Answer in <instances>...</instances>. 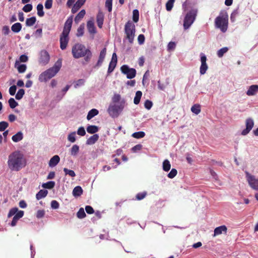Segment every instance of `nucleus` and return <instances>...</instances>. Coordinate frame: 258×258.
I'll list each match as a JSON object with an SVG mask.
<instances>
[{
  "label": "nucleus",
  "instance_id": "1",
  "mask_svg": "<svg viewBox=\"0 0 258 258\" xmlns=\"http://www.w3.org/2000/svg\"><path fill=\"white\" fill-rule=\"evenodd\" d=\"M8 164L11 170L18 171L26 166V161L22 153L15 151L9 156Z\"/></svg>",
  "mask_w": 258,
  "mask_h": 258
},
{
  "label": "nucleus",
  "instance_id": "2",
  "mask_svg": "<svg viewBox=\"0 0 258 258\" xmlns=\"http://www.w3.org/2000/svg\"><path fill=\"white\" fill-rule=\"evenodd\" d=\"M72 53L75 58L84 57L86 62H89L92 56L91 50L86 48L84 45L80 43H76L73 46Z\"/></svg>",
  "mask_w": 258,
  "mask_h": 258
},
{
  "label": "nucleus",
  "instance_id": "3",
  "mask_svg": "<svg viewBox=\"0 0 258 258\" xmlns=\"http://www.w3.org/2000/svg\"><path fill=\"white\" fill-rule=\"evenodd\" d=\"M62 65V60L58 59L53 66L42 73L39 77L40 82H46L54 77L60 70Z\"/></svg>",
  "mask_w": 258,
  "mask_h": 258
},
{
  "label": "nucleus",
  "instance_id": "4",
  "mask_svg": "<svg viewBox=\"0 0 258 258\" xmlns=\"http://www.w3.org/2000/svg\"><path fill=\"white\" fill-rule=\"evenodd\" d=\"M73 23L72 17L68 18L66 21L63 29V31L60 36V48L62 50H64L68 45L69 38V34L71 31Z\"/></svg>",
  "mask_w": 258,
  "mask_h": 258
},
{
  "label": "nucleus",
  "instance_id": "5",
  "mask_svg": "<svg viewBox=\"0 0 258 258\" xmlns=\"http://www.w3.org/2000/svg\"><path fill=\"white\" fill-rule=\"evenodd\" d=\"M125 39L128 42L132 44L134 40L136 33V27L135 24L131 21H128L124 26Z\"/></svg>",
  "mask_w": 258,
  "mask_h": 258
},
{
  "label": "nucleus",
  "instance_id": "6",
  "mask_svg": "<svg viewBox=\"0 0 258 258\" xmlns=\"http://www.w3.org/2000/svg\"><path fill=\"white\" fill-rule=\"evenodd\" d=\"M215 25L222 32H225L228 28V17L224 15L219 16L215 19Z\"/></svg>",
  "mask_w": 258,
  "mask_h": 258
},
{
  "label": "nucleus",
  "instance_id": "7",
  "mask_svg": "<svg viewBox=\"0 0 258 258\" xmlns=\"http://www.w3.org/2000/svg\"><path fill=\"white\" fill-rule=\"evenodd\" d=\"M197 11L191 10L188 12L184 19L183 27L184 29H188L194 23L197 16Z\"/></svg>",
  "mask_w": 258,
  "mask_h": 258
},
{
  "label": "nucleus",
  "instance_id": "8",
  "mask_svg": "<svg viewBox=\"0 0 258 258\" xmlns=\"http://www.w3.org/2000/svg\"><path fill=\"white\" fill-rule=\"evenodd\" d=\"M123 108L124 105L122 103L119 105L111 104L109 106L107 111L112 117H117Z\"/></svg>",
  "mask_w": 258,
  "mask_h": 258
},
{
  "label": "nucleus",
  "instance_id": "9",
  "mask_svg": "<svg viewBox=\"0 0 258 258\" xmlns=\"http://www.w3.org/2000/svg\"><path fill=\"white\" fill-rule=\"evenodd\" d=\"M122 73L126 75L127 79H132L136 75V70L134 68H130L127 65H123L120 68Z\"/></svg>",
  "mask_w": 258,
  "mask_h": 258
},
{
  "label": "nucleus",
  "instance_id": "10",
  "mask_svg": "<svg viewBox=\"0 0 258 258\" xmlns=\"http://www.w3.org/2000/svg\"><path fill=\"white\" fill-rule=\"evenodd\" d=\"M247 180L251 188L258 191V179L254 176L246 173Z\"/></svg>",
  "mask_w": 258,
  "mask_h": 258
},
{
  "label": "nucleus",
  "instance_id": "11",
  "mask_svg": "<svg viewBox=\"0 0 258 258\" xmlns=\"http://www.w3.org/2000/svg\"><path fill=\"white\" fill-rule=\"evenodd\" d=\"M245 125L246 128L244 129L241 132V135L243 136H245L248 134L253 127V120L251 118H247L245 120Z\"/></svg>",
  "mask_w": 258,
  "mask_h": 258
},
{
  "label": "nucleus",
  "instance_id": "12",
  "mask_svg": "<svg viewBox=\"0 0 258 258\" xmlns=\"http://www.w3.org/2000/svg\"><path fill=\"white\" fill-rule=\"evenodd\" d=\"M50 59V56L48 52L45 50H41L40 53L39 62L43 64H46L48 63Z\"/></svg>",
  "mask_w": 258,
  "mask_h": 258
},
{
  "label": "nucleus",
  "instance_id": "13",
  "mask_svg": "<svg viewBox=\"0 0 258 258\" xmlns=\"http://www.w3.org/2000/svg\"><path fill=\"white\" fill-rule=\"evenodd\" d=\"M104 15L102 12L99 11L96 16L97 26L99 28H102L104 22Z\"/></svg>",
  "mask_w": 258,
  "mask_h": 258
},
{
  "label": "nucleus",
  "instance_id": "14",
  "mask_svg": "<svg viewBox=\"0 0 258 258\" xmlns=\"http://www.w3.org/2000/svg\"><path fill=\"white\" fill-rule=\"evenodd\" d=\"M227 231V228L225 225H222V226H219L218 227H216L214 229L213 236H216L217 235H219L220 234H221L222 233H224V234H226Z\"/></svg>",
  "mask_w": 258,
  "mask_h": 258
},
{
  "label": "nucleus",
  "instance_id": "15",
  "mask_svg": "<svg viewBox=\"0 0 258 258\" xmlns=\"http://www.w3.org/2000/svg\"><path fill=\"white\" fill-rule=\"evenodd\" d=\"M87 28L90 34H94L96 33V29L93 20H89L87 22Z\"/></svg>",
  "mask_w": 258,
  "mask_h": 258
},
{
  "label": "nucleus",
  "instance_id": "16",
  "mask_svg": "<svg viewBox=\"0 0 258 258\" xmlns=\"http://www.w3.org/2000/svg\"><path fill=\"white\" fill-rule=\"evenodd\" d=\"M106 54V48L105 47L100 52L99 58H98V61L96 64V66L99 67V66H101V64L103 63L104 59L105 58Z\"/></svg>",
  "mask_w": 258,
  "mask_h": 258
},
{
  "label": "nucleus",
  "instance_id": "17",
  "mask_svg": "<svg viewBox=\"0 0 258 258\" xmlns=\"http://www.w3.org/2000/svg\"><path fill=\"white\" fill-rule=\"evenodd\" d=\"M258 92V85H251L247 91H246V95L250 96H253L256 94V93Z\"/></svg>",
  "mask_w": 258,
  "mask_h": 258
},
{
  "label": "nucleus",
  "instance_id": "18",
  "mask_svg": "<svg viewBox=\"0 0 258 258\" xmlns=\"http://www.w3.org/2000/svg\"><path fill=\"white\" fill-rule=\"evenodd\" d=\"M86 0H78L73 6L72 9V13H76L80 8L84 5Z\"/></svg>",
  "mask_w": 258,
  "mask_h": 258
},
{
  "label": "nucleus",
  "instance_id": "19",
  "mask_svg": "<svg viewBox=\"0 0 258 258\" xmlns=\"http://www.w3.org/2000/svg\"><path fill=\"white\" fill-rule=\"evenodd\" d=\"M59 161V157L58 155H54L49 160V166L50 167H54L58 163Z\"/></svg>",
  "mask_w": 258,
  "mask_h": 258
},
{
  "label": "nucleus",
  "instance_id": "20",
  "mask_svg": "<svg viewBox=\"0 0 258 258\" xmlns=\"http://www.w3.org/2000/svg\"><path fill=\"white\" fill-rule=\"evenodd\" d=\"M99 139V136L97 134H94L88 138L86 141L87 145H93L95 144Z\"/></svg>",
  "mask_w": 258,
  "mask_h": 258
},
{
  "label": "nucleus",
  "instance_id": "21",
  "mask_svg": "<svg viewBox=\"0 0 258 258\" xmlns=\"http://www.w3.org/2000/svg\"><path fill=\"white\" fill-rule=\"evenodd\" d=\"M23 139V134L22 132L20 131L16 134L13 136L12 139L14 142H18Z\"/></svg>",
  "mask_w": 258,
  "mask_h": 258
},
{
  "label": "nucleus",
  "instance_id": "22",
  "mask_svg": "<svg viewBox=\"0 0 258 258\" xmlns=\"http://www.w3.org/2000/svg\"><path fill=\"white\" fill-rule=\"evenodd\" d=\"M83 189L80 186H76L73 190V195L74 197H79L83 194Z\"/></svg>",
  "mask_w": 258,
  "mask_h": 258
},
{
  "label": "nucleus",
  "instance_id": "23",
  "mask_svg": "<svg viewBox=\"0 0 258 258\" xmlns=\"http://www.w3.org/2000/svg\"><path fill=\"white\" fill-rule=\"evenodd\" d=\"M99 113V111L96 109H92L90 110L89 112L88 113L87 116V119L89 120H90L91 118L94 117L95 116L98 115Z\"/></svg>",
  "mask_w": 258,
  "mask_h": 258
},
{
  "label": "nucleus",
  "instance_id": "24",
  "mask_svg": "<svg viewBox=\"0 0 258 258\" xmlns=\"http://www.w3.org/2000/svg\"><path fill=\"white\" fill-rule=\"evenodd\" d=\"M22 29V25L20 23H16L11 27L12 31L14 33L19 32Z\"/></svg>",
  "mask_w": 258,
  "mask_h": 258
},
{
  "label": "nucleus",
  "instance_id": "25",
  "mask_svg": "<svg viewBox=\"0 0 258 258\" xmlns=\"http://www.w3.org/2000/svg\"><path fill=\"white\" fill-rule=\"evenodd\" d=\"M86 12L85 10H82L75 17V22L76 23H78L80 22L82 19L83 18L84 16L85 15Z\"/></svg>",
  "mask_w": 258,
  "mask_h": 258
},
{
  "label": "nucleus",
  "instance_id": "26",
  "mask_svg": "<svg viewBox=\"0 0 258 258\" xmlns=\"http://www.w3.org/2000/svg\"><path fill=\"white\" fill-rule=\"evenodd\" d=\"M99 130L98 127L94 125H90L87 127V131L88 133L94 134Z\"/></svg>",
  "mask_w": 258,
  "mask_h": 258
},
{
  "label": "nucleus",
  "instance_id": "27",
  "mask_svg": "<svg viewBox=\"0 0 258 258\" xmlns=\"http://www.w3.org/2000/svg\"><path fill=\"white\" fill-rule=\"evenodd\" d=\"M47 193H48L47 190L41 189L36 194V198L37 200H39L47 196Z\"/></svg>",
  "mask_w": 258,
  "mask_h": 258
},
{
  "label": "nucleus",
  "instance_id": "28",
  "mask_svg": "<svg viewBox=\"0 0 258 258\" xmlns=\"http://www.w3.org/2000/svg\"><path fill=\"white\" fill-rule=\"evenodd\" d=\"M142 96V92L141 91H138L136 92V95L134 99V103L135 104L138 105L140 103Z\"/></svg>",
  "mask_w": 258,
  "mask_h": 258
},
{
  "label": "nucleus",
  "instance_id": "29",
  "mask_svg": "<svg viewBox=\"0 0 258 258\" xmlns=\"http://www.w3.org/2000/svg\"><path fill=\"white\" fill-rule=\"evenodd\" d=\"M191 111L197 115L199 114L201 111V105L198 104H194L191 108Z\"/></svg>",
  "mask_w": 258,
  "mask_h": 258
},
{
  "label": "nucleus",
  "instance_id": "30",
  "mask_svg": "<svg viewBox=\"0 0 258 258\" xmlns=\"http://www.w3.org/2000/svg\"><path fill=\"white\" fill-rule=\"evenodd\" d=\"M37 15L38 16L42 17L44 16V13L43 12V6L42 4H39L37 6Z\"/></svg>",
  "mask_w": 258,
  "mask_h": 258
},
{
  "label": "nucleus",
  "instance_id": "31",
  "mask_svg": "<svg viewBox=\"0 0 258 258\" xmlns=\"http://www.w3.org/2000/svg\"><path fill=\"white\" fill-rule=\"evenodd\" d=\"M36 21V19L35 17L27 18L26 20V25L27 26H32L35 23Z\"/></svg>",
  "mask_w": 258,
  "mask_h": 258
},
{
  "label": "nucleus",
  "instance_id": "32",
  "mask_svg": "<svg viewBox=\"0 0 258 258\" xmlns=\"http://www.w3.org/2000/svg\"><path fill=\"white\" fill-rule=\"evenodd\" d=\"M171 168L170 162L167 160H165L163 162V169L165 171H168Z\"/></svg>",
  "mask_w": 258,
  "mask_h": 258
},
{
  "label": "nucleus",
  "instance_id": "33",
  "mask_svg": "<svg viewBox=\"0 0 258 258\" xmlns=\"http://www.w3.org/2000/svg\"><path fill=\"white\" fill-rule=\"evenodd\" d=\"M55 186V182L53 181H48L42 184V187L45 188L52 189Z\"/></svg>",
  "mask_w": 258,
  "mask_h": 258
},
{
  "label": "nucleus",
  "instance_id": "34",
  "mask_svg": "<svg viewBox=\"0 0 258 258\" xmlns=\"http://www.w3.org/2000/svg\"><path fill=\"white\" fill-rule=\"evenodd\" d=\"M132 136L136 139H141L145 136V133L142 131L135 132L132 134Z\"/></svg>",
  "mask_w": 258,
  "mask_h": 258
},
{
  "label": "nucleus",
  "instance_id": "35",
  "mask_svg": "<svg viewBox=\"0 0 258 258\" xmlns=\"http://www.w3.org/2000/svg\"><path fill=\"white\" fill-rule=\"evenodd\" d=\"M79 151V146L77 145H74L71 148V154L72 156H76Z\"/></svg>",
  "mask_w": 258,
  "mask_h": 258
},
{
  "label": "nucleus",
  "instance_id": "36",
  "mask_svg": "<svg viewBox=\"0 0 258 258\" xmlns=\"http://www.w3.org/2000/svg\"><path fill=\"white\" fill-rule=\"evenodd\" d=\"M77 216L79 219L84 218L86 216V214L83 208H81L77 213Z\"/></svg>",
  "mask_w": 258,
  "mask_h": 258
},
{
  "label": "nucleus",
  "instance_id": "37",
  "mask_svg": "<svg viewBox=\"0 0 258 258\" xmlns=\"http://www.w3.org/2000/svg\"><path fill=\"white\" fill-rule=\"evenodd\" d=\"M25 94V90L23 89H20L17 93L15 98L17 100L21 99Z\"/></svg>",
  "mask_w": 258,
  "mask_h": 258
},
{
  "label": "nucleus",
  "instance_id": "38",
  "mask_svg": "<svg viewBox=\"0 0 258 258\" xmlns=\"http://www.w3.org/2000/svg\"><path fill=\"white\" fill-rule=\"evenodd\" d=\"M133 20L134 22L137 23L139 21V11L137 9L134 10L133 11Z\"/></svg>",
  "mask_w": 258,
  "mask_h": 258
},
{
  "label": "nucleus",
  "instance_id": "39",
  "mask_svg": "<svg viewBox=\"0 0 258 258\" xmlns=\"http://www.w3.org/2000/svg\"><path fill=\"white\" fill-rule=\"evenodd\" d=\"M228 48L227 47H223L219 49L217 52V55L219 57L223 56L224 54L227 52Z\"/></svg>",
  "mask_w": 258,
  "mask_h": 258
},
{
  "label": "nucleus",
  "instance_id": "40",
  "mask_svg": "<svg viewBox=\"0 0 258 258\" xmlns=\"http://www.w3.org/2000/svg\"><path fill=\"white\" fill-rule=\"evenodd\" d=\"M117 62L110 61L109 64L108 69L107 73L108 74H110L112 73L113 70H114L116 66Z\"/></svg>",
  "mask_w": 258,
  "mask_h": 258
},
{
  "label": "nucleus",
  "instance_id": "41",
  "mask_svg": "<svg viewBox=\"0 0 258 258\" xmlns=\"http://www.w3.org/2000/svg\"><path fill=\"white\" fill-rule=\"evenodd\" d=\"M10 107L13 109L18 105V103L13 98H11L8 101Z\"/></svg>",
  "mask_w": 258,
  "mask_h": 258
},
{
  "label": "nucleus",
  "instance_id": "42",
  "mask_svg": "<svg viewBox=\"0 0 258 258\" xmlns=\"http://www.w3.org/2000/svg\"><path fill=\"white\" fill-rule=\"evenodd\" d=\"M175 0H168L167 3L166 4V9L167 11H170L171 10L173 7V4L174 3Z\"/></svg>",
  "mask_w": 258,
  "mask_h": 258
},
{
  "label": "nucleus",
  "instance_id": "43",
  "mask_svg": "<svg viewBox=\"0 0 258 258\" xmlns=\"http://www.w3.org/2000/svg\"><path fill=\"white\" fill-rule=\"evenodd\" d=\"M68 140L71 143H74L76 141V132H73L70 133L68 135Z\"/></svg>",
  "mask_w": 258,
  "mask_h": 258
},
{
  "label": "nucleus",
  "instance_id": "44",
  "mask_svg": "<svg viewBox=\"0 0 258 258\" xmlns=\"http://www.w3.org/2000/svg\"><path fill=\"white\" fill-rule=\"evenodd\" d=\"M208 69V66L206 63H201L200 67V74L201 75H204L206 73V71Z\"/></svg>",
  "mask_w": 258,
  "mask_h": 258
},
{
  "label": "nucleus",
  "instance_id": "45",
  "mask_svg": "<svg viewBox=\"0 0 258 258\" xmlns=\"http://www.w3.org/2000/svg\"><path fill=\"white\" fill-rule=\"evenodd\" d=\"M32 8H33V6H32V4H27L23 7V8H22V10L24 12H25L26 13H28L32 11Z\"/></svg>",
  "mask_w": 258,
  "mask_h": 258
},
{
  "label": "nucleus",
  "instance_id": "46",
  "mask_svg": "<svg viewBox=\"0 0 258 258\" xmlns=\"http://www.w3.org/2000/svg\"><path fill=\"white\" fill-rule=\"evenodd\" d=\"M9 126V123L5 121L0 122V132L4 131Z\"/></svg>",
  "mask_w": 258,
  "mask_h": 258
},
{
  "label": "nucleus",
  "instance_id": "47",
  "mask_svg": "<svg viewBox=\"0 0 258 258\" xmlns=\"http://www.w3.org/2000/svg\"><path fill=\"white\" fill-rule=\"evenodd\" d=\"M63 171L66 175H69L71 177H75L76 176L75 172L72 170H70L67 168H63Z\"/></svg>",
  "mask_w": 258,
  "mask_h": 258
},
{
  "label": "nucleus",
  "instance_id": "48",
  "mask_svg": "<svg viewBox=\"0 0 258 258\" xmlns=\"http://www.w3.org/2000/svg\"><path fill=\"white\" fill-rule=\"evenodd\" d=\"M84 26L81 25L77 29V36L78 37L82 36L84 34Z\"/></svg>",
  "mask_w": 258,
  "mask_h": 258
},
{
  "label": "nucleus",
  "instance_id": "49",
  "mask_svg": "<svg viewBox=\"0 0 258 258\" xmlns=\"http://www.w3.org/2000/svg\"><path fill=\"white\" fill-rule=\"evenodd\" d=\"M177 170L176 169L172 168L170 172L168 174L167 176L169 178H173L177 175Z\"/></svg>",
  "mask_w": 258,
  "mask_h": 258
},
{
  "label": "nucleus",
  "instance_id": "50",
  "mask_svg": "<svg viewBox=\"0 0 258 258\" xmlns=\"http://www.w3.org/2000/svg\"><path fill=\"white\" fill-rule=\"evenodd\" d=\"M146 196H147V192L144 191L142 192L138 193L136 195V199L138 200H143V199H144Z\"/></svg>",
  "mask_w": 258,
  "mask_h": 258
},
{
  "label": "nucleus",
  "instance_id": "51",
  "mask_svg": "<svg viewBox=\"0 0 258 258\" xmlns=\"http://www.w3.org/2000/svg\"><path fill=\"white\" fill-rule=\"evenodd\" d=\"M112 0H106L105 2V7L109 12L112 11Z\"/></svg>",
  "mask_w": 258,
  "mask_h": 258
},
{
  "label": "nucleus",
  "instance_id": "52",
  "mask_svg": "<svg viewBox=\"0 0 258 258\" xmlns=\"http://www.w3.org/2000/svg\"><path fill=\"white\" fill-rule=\"evenodd\" d=\"M26 66L24 64H20L18 67L17 69L19 73H23L25 72L26 70Z\"/></svg>",
  "mask_w": 258,
  "mask_h": 258
},
{
  "label": "nucleus",
  "instance_id": "53",
  "mask_svg": "<svg viewBox=\"0 0 258 258\" xmlns=\"http://www.w3.org/2000/svg\"><path fill=\"white\" fill-rule=\"evenodd\" d=\"M153 106L152 102L149 100H147L145 101L144 103V106L148 110H149L151 108V107Z\"/></svg>",
  "mask_w": 258,
  "mask_h": 258
},
{
  "label": "nucleus",
  "instance_id": "54",
  "mask_svg": "<svg viewBox=\"0 0 258 258\" xmlns=\"http://www.w3.org/2000/svg\"><path fill=\"white\" fill-rule=\"evenodd\" d=\"M18 209L17 208H12L9 213H8V217L9 218L12 217V216L14 215L15 214L16 215V213L18 212Z\"/></svg>",
  "mask_w": 258,
  "mask_h": 258
},
{
  "label": "nucleus",
  "instance_id": "55",
  "mask_svg": "<svg viewBox=\"0 0 258 258\" xmlns=\"http://www.w3.org/2000/svg\"><path fill=\"white\" fill-rule=\"evenodd\" d=\"M53 0H46L45 2V8L46 9H50L52 6Z\"/></svg>",
  "mask_w": 258,
  "mask_h": 258
},
{
  "label": "nucleus",
  "instance_id": "56",
  "mask_svg": "<svg viewBox=\"0 0 258 258\" xmlns=\"http://www.w3.org/2000/svg\"><path fill=\"white\" fill-rule=\"evenodd\" d=\"M238 12L237 10L234 11L232 13V14H231V16H230V20L232 22H233L235 21L236 18L237 16L238 15Z\"/></svg>",
  "mask_w": 258,
  "mask_h": 258
},
{
  "label": "nucleus",
  "instance_id": "57",
  "mask_svg": "<svg viewBox=\"0 0 258 258\" xmlns=\"http://www.w3.org/2000/svg\"><path fill=\"white\" fill-rule=\"evenodd\" d=\"M45 215V211L43 210H39L36 213V217L38 219L44 217Z\"/></svg>",
  "mask_w": 258,
  "mask_h": 258
},
{
  "label": "nucleus",
  "instance_id": "58",
  "mask_svg": "<svg viewBox=\"0 0 258 258\" xmlns=\"http://www.w3.org/2000/svg\"><path fill=\"white\" fill-rule=\"evenodd\" d=\"M59 204L57 201L53 200L51 202V207L53 209H57L59 208Z\"/></svg>",
  "mask_w": 258,
  "mask_h": 258
},
{
  "label": "nucleus",
  "instance_id": "59",
  "mask_svg": "<svg viewBox=\"0 0 258 258\" xmlns=\"http://www.w3.org/2000/svg\"><path fill=\"white\" fill-rule=\"evenodd\" d=\"M77 134L81 136H85L86 134L85 128L82 126L80 127L77 131Z\"/></svg>",
  "mask_w": 258,
  "mask_h": 258
},
{
  "label": "nucleus",
  "instance_id": "60",
  "mask_svg": "<svg viewBox=\"0 0 258 258\" xmlns=\"http://www.w3.org/2000/svg\"><path fill=\"white\" fill-rule=\"evenodd\" d=\"M121 97L119 94H115L112 97V100L114 103H117L120 100Z\"/></svg>",
  "mask_w": 258,
  "mask_h": 258
},
{
  "label": "nucleus",
  "instance_id": "61",
  "mask_svg": "<svg viewBox=\"0 0 258 258\" xmlns=\"http://www.w3.org/2000/svg\"><path fill=\"white\" fill-rule=\"evenodd\" d=\"M85 210L86 212L89 214H92L94 213L93 208L90 206H86L85 207Z\"/></svg>",
  "mask_w": 258,
  "mask_h": 258
},
{
  "label": "nucleus",
  "instance_id": "62",
  "mask_svg": "<svg viewBox=\"0 0 258 258\" xmlns=\"http://www.w3.org/2000/svg\"><path fill=\"white\" fill-rule=\"evenodd\" d=\"M17 90V87L15 85H13L9 88V93L11 95H15Z\"/></svg>",
  "mask_w": 258,
  "mask_h": 258
},
{
  "label": "nucleus",
  "instance_id": "63",
  "mask_svg": "<svg viewBox=\"0 0 258 258\" xmlns=\"http://www.w3.org/2000/svg\"><path fill=\"white\" fill-rule=\"evenodd\" d=\"M142 145L141 144H138V145H136V146H135L134 147H133L132 148V150L133 152H136L138 151L141 150L142 149Z\"/></svg>",
  "mask_w": 258,
  "mask_h": 258
},
{
  "label": "nucleus",
  "instance_id": "64",
  "mask_svg": "<svg viewBox=\"0 0 258 258\" xmlns=\"http://www.w3.org/2000/svg\"><path fill=\"white\" fill-rule=\"evenodd\" d=\"M145 36L143 34H140L138 37V41L140 44H142L145 41Z\"/></svg>",
  "mask_w": 258,
  "mask_h": 258
}]
</instances>
